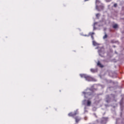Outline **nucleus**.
I'll use <instances>...</instances> for the list:
<instances>
[{
	"instance_id": "1",
	"label": "nucleus",
	"mask_w": 124,
	"mask_h": 124,
	"mask_svg": "<svg viewBox=\"0 0 124 124\" xmlns=\"http://www.w3.org/2000/svg\"><path fill=\"white\" fill-rule=\"evenodd\" d=\"M96 7L95 8L98 11H100V10H103L104 8V6L103 4L99 0H96L95 1Z\"/></svg>"
},
{
	"instance_id": "2",
	"label": "nucleus",
	"mask_w": 124,
	"mask_h": 124,
	"mask_svg": "<svg viewBox=\"0 0 124 124\" xmlns=\"http://www.w3.org/2000/svg\"><path fill=\"white\" fill-rule=\"evenodd\" d=\"M85 79L86 80V81H93V78L91 77L90 76L86 75L85 77Z\"/></svg>"
},
{
	"instance_id": "3",
	"label": "nucleus",
	"mask_w": 124,
	"mask_h": 124,
	"mask_svg": "<svg viewBox=\"0 0 124 124\" xmlns=\"http://www.w3.org/2000/svg\"><path fill=\"white\" fill-rule=\"evenodd\" d=\"M77 114V112H75L74 113L70 112L68 114V116L69 117H75Z\"/></svg>"
},
{
	"instance_id": "4",
	"label": "nucleus",
	"mask_w": 124,
	"mask_h": 124,
	"mask_svg": "<svg viewBox=\"0 0 124 124\" xmlns=\"http://www.w3.org/2000/svg\"><path fill=\"white\" fill-rule=\"evenodd\" d=\"M91 104H92V101L90 100H88L87 101V106H91Z\"/></svg>"
},
{
	"instance_id": "5",
	"label": "nucleus",
	"mask_w": 124,
	"mask_h": 124,
	"mask_svg": "<svg viewBox=\"0 0 124 124\" xmlns=\"http://www.w3.org/2000/svg\"><path fill=\"white\" fill-rule=\"evenodd\" d=\"M90 71H91V72H92L93 73H95V72H96L97 71L95 69L92 68L90 69Z\"/></svg>"
},
{
	"instance_id": "6",
	"label": "nucleus",
	"mask_w": 124,
	"mask_h": 124,
	"mask_svg": "<svg viewBox=\"0 0 124 124\" xmlns=\"http://www.w3.org/2000/svg\"><path fill=\"white\" fill-rule=\"evenodd\" d=\"M75 120H76V123H78L79 121H80V119H79V118L78 117H76L75 118Z\"/></svg>"
},
{
	"instance_id": "7",
	"label": "nucleus",
	"mask_w": 124,
	"mask_h": 124,
	"mask_svg": "<svg viewBox=\"0 0 124 124\" xmlns=\"http://www.w3.org/2000/svg\"><path fill=\"white\" fill-rule=\"evenodd\" d=\"M87 75L86 74H80V76L81 78H86V76Z\"/></svg>"
},
{
	"instance_id": "8",
	"label": "nucleus",
	"mask_w": 124,
	"mask_h": 124,
	"mask_svg": "<svg viewBox=\"0 0 124 124\" xmlns=\"http://www.w3.org/2000/svg\"><path fill=\"white\" fill-rule=\"evenodd\" d=\"M97 65H98V66H100V67H103V65H102L99 62H97Z\"/></svg>"
},
{
	"instance_id": "9",
	"label": "nucleus",
	"mask_w": 124,
	"mask_h": 124,
	"mask_svg": "<svg viewBox=\"0 0 124 124\" xmlns=\"http://www.w3.org/2000/svg\"><path fill=\"white\" fill-rule=\"evenodd\" d=\"M113 29H118V24H114L113 26Z\"/></svg>"
},
{
	"instance_id": "10",
	"label": "nucleus",
	"mask_w": 124,
	"mask_h": 124,
	"mask_svg": "<svg viewBox=\"0 0 124 124\" xmlns=\"http://www.w3.org/2000/svg\"><path fill=\"white\" fill-rule=\"evenodd\" d=\"M100 16V14H96V17L97 19H99Z\"/></svg>"
},
{
	"instance_id": "11",
	"label": "nucleus",
	"mask_w": 124,
	"mask_h": 124,
	"mask_svg": "<svg viewBox=\"0 0 124 124\" xmlns=\"http://www.w3.org/2000/svg\"><path fill=\"white\" fill-rule=\"evenodd\" d=\"M108 36H107V34H106V33H105V35L103 36V39H106V38H107Z\"/></svg>"
},
{
	"instance_id": "12",
	"label": "nucleus",
	"mask_w": 124,
	"mask_h": 124,
	"mask_svg": "<svg viewBox=\"0 0 124 124\" xmlns=\"http://www.w3.org/2000/svg\"><path fill=\"white\" fill-rule=\"evenodd\" d=\"M93 44L94 46H96V45H97V43H96L94 41H93Z\"/></svg>"
},
{
	"instance_id": "13",
	"label": "nucleus",
	"mask_w": 124,
	"mask_h": 124,
	"mask_svg": "<svg viewBox=\"0 0 124 124\" xmlns=\"http://www.w3.org/2000/svg\"><path fill=\"white\" fill-rule=\"evenodd\" d=\"M93 34H94V32H93L89 33V35H91V36H93Z\"/></svg>"
},
{
	"instance_id": "14",
	"label": "nucleus",
	"mask_w": 124,
	"mask_h": 124,
	"mask_svg": "<svg viewBox=\"0 0 124 124\" xmlns=\"http://www.w3.org/2000/svg\"><path fill=\"white\" fill-rule=\"evenodd\" d=\"M113 6H114V7H117V3L114 4Z\"/></svg>"
},
{
	"instance_id": "15",
	"label": "nucleus",
	"mask_w": 124,
	"mask_h": 124,
	"mask_svg": "<svg viewBox=\"0 0 124 124\" xmlns=\"http://www.w3.org/2000/svg\"><path fill=\"white\" fill-rule=\"evenodd\" d=\"M111 0H106V1H107V2H110V1H111Z\"/></svg>"
},
{
	"instance_id": "16",
	"label": "nucleus",
	"mask_w": 124,
	"mask_h": 124,
	"mask_svg": "<svg viewBox=\"0 0 124 124\" xmlns=\"http://www.w3.org/2000/svg\"><path fill=\"white\" fill-rule=\"evenodd\" d=\"M102 50H104V49H101L100 50H99V54H100V53H101V51H102Z\"/></svg>"
},
{
	"instance_id": "17",
	"label": "nucleus",
	"mask_w": 124,
	"mask_h": 124,
	"mask_svg": "<svg viewBox=\"0 0 124 124\" xmlns=\"http://www.w3.org/2000/svg\"><path fill=\"white\" fill-rule=\"evenodd\" d=\"M110 42H111V43H114V40H111V41H110Z\"/></svg>"
},
{
	"instance_id": "18",
	"label": "nucleus",
	"mask_w": 124,
	"mask_h": 124,
	"mask_svg": "<svg viewBox=\"0 0 124 124\" xmlns=\"http://www.w3.org/2000/svg\"><path fill=\"white\" fill-rule=\"evenodd\" d=\"M86 100H84L83 101V102L84 103V104H85V102H86Z\"/></svg>"
},
{
	"instance_id": "19",
	"label": "nucleus",
	"mask_w": 124,
	"mask_h": 124,
	"mask_svg": "<svg viewBox=\"0 0 124 124\" xmlns=\"http://www.w3.org/2000/svg\"><path fill=\"white\" fill-rule=\"evenodd\" d=\"M89 0H84V1H88Z\"/></svg>"
},
{
	"instance_id": "20",
	"label": "nucleus",
	"mask_w": 124,
	"mask_h": 124,
	"mask_svg": "<svg viewBox=\"0 0 124 124\" xmlns=\"http://www.w3.org/2000/svg\"><path fill=\"white\" fill-rule=\"evenodd\" d=\"M92 38H93V36H91Z\"/></svg>"
}]
</instances>
